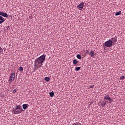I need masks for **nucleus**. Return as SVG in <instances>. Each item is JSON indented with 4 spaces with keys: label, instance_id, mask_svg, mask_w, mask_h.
<instances>
[{
    "label": "nucleus",
    "instance_id": "obj_1",
    "mask_svg": "<svg viewBox=\"0 0 125 125\" xmlns=\"http://www.w3.org/2000/svg\"><path fill=\"white\" fill-rule=\"evenodd\" d=\"M46 55L42 54L35 60L34 66L36 68H40L45 61Z\"/></svg>",
    "mask_w": 125,
    "mask_h": 125
},
{
    "label": "nucleus",
    "instance_id": "obj_2",
    "mask_svg": "<svg viewBox=\"0 0 125 125\" xmlns=\"http://www.w3.org/2000/svg\"><path fill=\"white\" fill-rule=\"evenodd\" d=\"M117 42V39L114 38H111L110 40H109L104 42V45L107 48H111L113 44H116Z\"/></svg>",
    "mask_w": 125,
    "mask_h": 125
},
{
    "label": "nucleus",
    "instance_id": "obj_3",
    "mask_svg": "<svg viewBox=\"0 0 125 125\" xmlns=\"http://www.w3.org/2000/svg\"><path fill=\"white\" fill-rule=\"evenodd\" d=\"M22 111L23 109L20 104H19L18 105H16L12 109V112L16 115L21 114L22 112Z\"/></svg>",
    "mask_w": 125,
    "mask_h": 125
},
{
    "label": "nucleus",
    "instance_id": "obj_4",
    "mask_svg": "<svg viewBox=\"0 0 125 125\" xmlns=\"http://www.w3.org/2000/svg\"><path fill=\"white\" fill-rule=\"evenodd\" d=\"M15 79V73L13 72L11 73L10 76L9 80V84H11L12 82H13Z\"/></svg>",
    "mask_w": 125,
    "mask_h": 125
},
{
    "label": "nucleus",
    "instance_id": "obj_5",
    "mask_svg": "<svg viewBox=\"0 0 125 125\" xmlns=\"http://www.w3.org/2000/svg\"><path fill=\"white\" fill-rule=\"evenodd\" d=\"M84 3L83 2H81L78 6L77 7L80 10H82L83 8Z\"/></svg>",
    "mask_w": 125,
    "mask_h": 125
},
{
    "label": "nucleus",
    "instance_id": "obj_6",
    "mask_svg": "<svg viewBox=\"0 0 125 125\" xmlns=\"http://www.w3.org/2000/svg\"><path fill=\"white\" fill-rule=\"evenodd\" d=\"M104 99L106 100H109V103H112L113 102V100L112 99H111V97L109 96V95H106L104 97Z\"/></svg>",
    "mask_w": 125,
    "mask_h": 125
},
{
    "label": "nucleus",
    "instance_id": "obj_7",
    "mask_svg": "<svg viewBox=\"0 0 125 125\" xmlns=\"http://www.w3.org/2000/svg\"><path fill=\"white\" fill-rule=\"evenodd\" d=\"M0 16H1L4 18L8 17V15L7 13H4L3 12L0 11Z\"/></svg>",
    "mask_w": 125,
    "mask_h": 125
},
{
    "label": "nucleus",
    "instance_id": "obj_8",
    "mask_svg": "<svg viewBox=\"0 0 125 125\" xmlns=\"http://www.w3.org/2000/svg\"><path fill=\"white\" fill-rule=\"evenodd\" d=\"M107 104V101H104L103 102H102L101 104V106L102 107H105V105Z\"/></svg>",
    "mask_w": 125,
    "mask_h": 125
},
{
    "label": "nucleus",
    "instance_id": "obj_9",
    "mask_svg": "<svg viewBox=\"0 0 125 125\" xmlns=\"http://www.w3.org/2000/svg\"><path fill=\"white\" fill-rule=\"evenodd\" d=\"M94 54H95L94 51L91 50L90 53H89L90 56L91 57H94Z\"/></svg>",
    "mask_w": 125,
    "mask_h": 125
},
{
    "label": "nucleus",
    "instance_id": "obj_10",
    "mask_svg": "<svg viewBox=\"0 0 125 125\" xmlns=\"http://www.w3.org/2000/svg\"><path fill=\"white\" fill-rule=\"evenodd\" d=\"M28 106H29V104H22V108L24 110H26Z\"/></svg>",
    "mask_w": 125,
    "mask_h": 125
},
{
    "label": "nucleus",
    "instance_id": "obj_11",
    "mask_svg": "<svg viewBox=\"0 0 125 125\" xmlns=\"http://www.w3.org/2000/svg\"><path fill=\"white\" fill-rule=\"evenodd\" d=\"M0 21L1 22V23L4 22L5 21L4 19L1 16H0Z\"/></svg>",
    "mask_w": 125,
    "mask_h": 125
},
{
    "label": "nucleus",
    "instance_id": "obj_12",
    "mask_svg": "<svg viewBox=\"0 0 125 125\" xmlns=\"http://www.w3.org/2000/svg\"><path fill=\"white\" fill-rule=\"evenodd\" d=\"M44 80L46 81V82H49L50 80V78L49 77H45L44 78Z\"/></svg>",
    "mask_w": 125,
    "mask_h": 125
},
{
    "label": "nucleus",
    "instance_id": "obj_13",
    "mask_svg": "<svg viewBox=\"0 0 125 125\" xmlns=\"http://www.w3.org/2000/svg\"><path fill=\"white\" fill-rule=\"evenodd\" d=\"M73 63L74 65L77 64L78 63V61L76 59H74L73 61Z\"/></svg>",
    "mask_w": 125,
    "mask_h": 125
},
{
    "label": "nucleus",
    "instance_id": "obj_14",
    "mask_svg": "<svg viewBox=\"0 0 125 125\" xmlns=\"http://www.w3.org/2000/svg\"><path fill=\"white\" fill-rule=\"evenodd\" d=\"M121 15V11H119L118 12H116L115 13V16H120Z\"/></svg>",
    "mask_w": 125,
    "mask_h": 125
},
{
    "label": "nucleus",
    "instance_id": "obj_15",
    "mask_svg": "<svg viewBox=\"0 0 125 125\" xmlns=\"http://www.w3.org/2000/svg\"><path fill=\"white\" fill-rule=\"evenodd\" d=\"M81 67H76L75 68V70L76 71H78L81 69Z\"/></svg>",
    "mask_w": 125,
    "mask_h": 125
},
{
    "label": "nucleus",
    "instance_id": "obj_16",
    "mask_svg": "<svg viewBox=\"0 0 125 125\" xmlns=\"http://www.w3.org/2000/svg\"><path fill=\"white\" fill-rule=\"evenodd\" d=\"M77 59L80 60L82 59V56L80 54H77Z\"/></svg>",
    "mask_w": 125,
    "mask_h": 125
},
{
    "label": "nucleus",
    "instance_id": "obj_17",
    "mask_svg": "<svg viewBox=\"0 0 125 125\" xmlns=\"http://www.w3.org/2000/svg\"><path fill=\"white\" fill-rule=\"evenodd\" d=\"M49 95H50V96L51 97H53L54 96V93L52 92H51L49 93Z\"/></svg>",
    "mask_w": 125,
    "mask_h": 125
},
{
    "label": "nucleus",
    "instance_id": "obj_18",
    "mask_svg": "<svg viewBox=\"0 0 125 125\" xmlns=\"http://www.w3.org/2000/svg\"><path fill=\"white\" fill-rule=\"evenodd\" d=\"M23 67H22V66L19 67V70L20 71H23Z\"/></svg>",
    "mask_w": 125,
    "mask_h": 125
},
{
    "label": "nucleus",
    "instance_id": "obj_19",
    "mask_svg": "<svg viewBox=\"0 0 125 125\" xmlns=\"http://www.w3.org/2000/svg\"><path fill=\"white\" fill-rule=\"evenodd\" d=\"M125 78V77L124 76H122L121 77H120V80H124Z\"/></svg>",
    "mask_w": 125,
    "mask_h": 125
},
{
    "label": "nucleus",
    "instance_id": "obj_20",
    "mask_svg": "<svg viewBox=\"0 0 125 125\" xmlns=\"http://www.w3.org/2000/svg\"><path fill=\"white\" fill-rule=\"evenodd\" d=\"M3 52V49L0 47V54H1V53Z\"/></svg>",
    "mask_w": 125,
    "mask_h": 125
},
{
    "label": "nucleus",
    "instance_id": "obj_21",
    "mask_svg": "<svg viewBox=\"0 0 125 125\" xmlns=\"http://www.w3.org/2000/svg\"><path fill=\"white\" fill-rule=\"evenodd\" d=\"M18 91V89L17 88L15 89L13 91V93H15L16 92Z\"/></svg>",
    "mask_w": 125,
    "mask_h": 125
},
{
    "label": "nucleus",
    "instance_id": "obj_22",
    "mask_svg": "<svg viewBox=\"0 0 125 125\" xmlns=\"http://www.w3.org/2000/svg\"><path fill=\"white\" fill-rule=\"evenodd\" d=\"M86 54H89V51L88 50H86Z\"/></svg>",
    "mask_w": 125,
    "mask_h": 125
},
{
    "label": "nucleus",
    "instance_id": "obj_23",
    "mask_svg": "<svg viewBox=\"0 0 125 125\" xmlns=\"http://www.w3.org/2000/svg\"><path fill=\"white\" fill-rule=\"evenodd\" d=\"M94 85H91L89 86V88H93Z\"/></svg>",
    "mask_w": 125,
    "mask_h": 125
},
{
    "label": "nucleus",
    "instance_id": "obj_24",
    "mask_svg": "<svg viewBox=\"0 0 125 125\" xmlns=\"http://www.w3.org/2000/svg\"><path fill=\"white\" fill-rule=\"evenodd\" d=\"M73 125H79V124H78V123H74Z\"/></svg>",
    "mask_w": 125,
    "mask_h": 125
},
{
    "label": "nucleus",
    "instance_id": "obj_25",
    "mask_svg": "<svg viewBox=\"0 0 125 125\" xmlns=\"http://www.w3.org/2000/svg\"><path fill=\"white\" fill-rule=\"evenodd\" d=\"M1 23H2V22L0 21V24Z\"/></svg>",
    "mask_w": 125,
    "mask_h": 125
}]
</instances>
